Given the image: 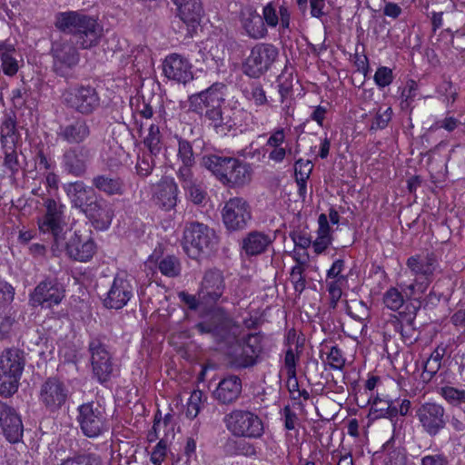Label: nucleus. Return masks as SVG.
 Listing matches in <instances>:
<instances>
[{
	"mask_svg": "<svg viewBox=\"0 0 465 465\" xmlns=\"http://www.w3.org/2000/svg\"><path fill=\"white\" fill-rule=\"evenodd\" d=\"M54 26L61 32L77 38L83 49L95 46L99 43L102 29L97 20L78 11L60 12L55 15Z\"/></svg>",
	"mask_w": 465,
	"mask_h": 465,
	"instance_id": "nucleus-1",
	"label": "nucleus"
},
{
	"mask_svg": "<svg viewBox=\"0 0 465 465\" xmlns=\"http://www.w3.org/2000/svg\"><path fill=\"white\" fill-rule=\"evenodd\" d=\"M202 164L223 185L231 188L242 187L251 181L249 165L237 158L209 154L203 157Z\"/></svg>",
	"mask_w": 465,
	"mask_h": 465,
	"instance_id": "nucleus-2",
	"label": "nucleus"
},
{
	"mask_svg": "<svg viewBox=\"0 0 465 465\" xmlns=\"http://www.w3.org/2000/svg\"><path fill=\"white\" fill-rule=\"evenodd\" d=\"M25 365V352L17 348L5 350L0 356V394L11 396L19 385Z\"/></svg>",
	"mask_w": 465,
	"mask_h": 465,
	"instance_id": "nucleus-3",
	"label": "nucleus"
},
{
	"mask_svg": "<svg viewBox=\"0 0 465 465\" xmlns=\"http://www.w3.org/2000/svg\"><path fill=\"white\" fill-rule=\"evenodd\" d=\"M218 243L213 229L199 222H189L183 229V249L191 258L211 252Z\"/></svg>",
	"mask_w": 465,
	"mask_h": 465,
	"instance_id": "nucleus-4",
	"label": "nucleus"
},
{
	"mask_svg": "<svg viewBox=\"0 0 465 465\" xmlns=\"http://www.w3.org/2000/svg\"><path fill=\"white\" fill-rule=\"evenodd\" d=\"M223 423L232 435L245 439H260L264 433L262 419L253 411L233 409L223 417Z\"/></svg>",
	"mask_w": 465,
	"mask_h": 465,
	"instance_id": "nucleus-5",
	"label": "nucleus"
},
{
	"mask_svg": "<svg viewBox=\"0 0 465 465\" xmlns=\"http://www.w3.org/2000/svg\"><path fill=\"white\" fill-rule=\"evenodd\" d=\"M406 265L415 277L414 282L406 286L410 295H414L417 292L423 293L432 282L440 266L433 252L412 255L408 258Z\"/></svg>",
	"mask_w": 465,
	"mask_h": 465,
	"instance_id": "nucleus-6",
	"label": "nucleus"
},
{
	"mask_svg": "<svg viewBox=\"0 0 465 465\" xmlns=\"http://www.w3.org/2000/svg\"><path fill=\"white\" fill-rule=\"evenodd\" d=\"M77 411V421L86 437L95 438L108 430L105 409L98 401L83 403Z\"/></svg>",
	"mask_w": 465,
	"mask_h": 465,
	"instance_id": "nucleus-7",
	"label": "nucleus"
},
{
	"mask_svg": "<svg viewBox=\"0 0 465 465\" xmlns=\"http://www.w3.org/2000/svg\"><path fill=\"white\" fill-rule=\"evenodd\" d=\"M279 55L278 48L267 43L256 44L243 63L242 68L246 75L258 78L265 74Z\"/></svg>",
	"mask_w": 465,
	"mask_h": 465,
	"instance_id": "nucleus-8",
	"label": "nucleus"
},
{
	"mask_svg": "<svg viewBox=\"0 0 465 465\" xmlns=\"http://www.w3.org/2000/svg\"><path fill=\"white\" fill-rule=\"evenodd\" d=\"M236 326L232 319L222 309H215L210 318L201 322L194 326V329L201 334H209L216 341H227L235 337L233 329Z\"/></svg>",
	"mask_w": 465,
	"mask_h": 465,
	"instance_id": "nucleus-9",
	"label": "nucleus"
},
{
	"mask_svg": "<svg viewBox=\"0 0 465 465\" xmlns=\"http://www.w3.org/2000/svg\"><path fill=\"white\" fill-rule=\"evenodd\" d=\"M88 348L94 376L102 384L109 381L118 372V367L105 344L99 338H93Z\"/></svg>",
	"mask_w": 465,
	"mask_h": 465,
	"instance_id": "nucleus-10",
	"label": "nucleus"
},
{
	"mask_svg": "<svg viewBox=\"0 0 465 465\" xmlns=\"http://www.w3.org/2000/svg\"><path fill=\"white\" fill-rule=\"evenodd\" d=\"M416 417L422 430L430 437L437 436L449 422L444 407L432 401L421 403L416 410Z\"/></svg>",
	"mask_w": 465,
	"mask_h": 465,
	"instance_id": "nucleus-11",
	"label": "nucleus"
},
{
	"mask_svg": "<svg viewBox=\"0 0 465 465\" xmlns=\"http://www.w3.org/2000/svg\"><path fill=\"white\" fill-rule=\"evenodd\" d=\"M65 296L64 285L56 278H45L41 281L29 295L32 307L52 308L61 303Z\"/></svg>",
	"mask_w": 465,
	"mask_h": 465,
	"instance_id": "nucleus-12",
	"label": "nucleus"
},
{
	"mask_svg": "<svg viewBox=\"0 0 465 465\" xmlns=\"http://www.w3.org/2000/svg\"><path fill=\"white\" fill-rule=\"evenodd\" d=\"M44 205L46 213L39 222V229L43 233L49 234L53 242L63 243V233H68L69 230L64 221L63 205L51 198H47Z\"/></svg>",
	"mask_w": 465,
	"mask_h": 465,
	"instance_id": "nucleus-13",
	"label": "nucleus"
},
{
	"mask_svg": "<svg viewBox=\"0 0 465 465\" xmlns=\"http://www.w3.org/2000/svg\"><path fill=\"white\" fill-rule=\"evenodd\" d=\"M222 217L227 230L232 232L243 230L252 220L251 205L242 197H232L225 202Z\"/></svg>",
	"mask_w": 465,
	"mask_h": 465,
	"instance_id": "nucleus-14",
	"label": "nucleus"
},
{
	"mask_svg": "<svg viewBox=\"0 0 465 465\" xmlns=\"http://www.w3.org/2000/svg\"><path fill=\"white\" fill-rule=\"evenodd\" d=\"M225 288L224 276L221 271L217 269L206 271L197 292L202 305L213 306L220 301L226 302L227 299L223 298Z\"/></svg>",
	"mask_w": 465,
	"mask_h": 465,
	"instance_id": "nucleus-15",
	"label": "nucleus"
},
{
	"mask_svg": "<svg viewBox=\"0 0 465 465\" xmlns=\"http://www.w3.org/2000/svg\"><path fill=\"white\" fill-rule=\"evenodd\" d=\"M64 103L82 114H90L100 105V97L95 88L87 85H77L64 94Z\"/></svg>",
	"mask_w": 465,
	"mask_h": 465,
	"instance_id": "nucleus-16",
	"label": "nucleus"
},
{
	"mask_svg": "<svg viewBox=\"0 0 465 465\" xmlns=\"http://www.w3.org/2000/svg\"><path fill=\"white\" fill-rule=\"evenodd\" d=\"M63 243L54 242L53 248L56 251H65L70 258L79 261H89L95 252V244L93 240H83L81 235L76 232H72L68 230V233H63Z\"/></svg>",
	"mask_w": 465,
	"mask_h": 465,
	"instance_id": "nucleus-17",
	"label": "nucleus"
},
{
	"mask_svg": "<svg viewBox=\"0 0 465 465\" xmlns=\"http://www.w3.org/2000/svg\"><path fill=\"white\" fill-rule=\"evenodd\" d=\"M68 397V388L55 377L47 378L40 387L39 401L50 412L60 410L67 401Z\"/></svg>",
	"mask_w": 465,
	"mask_h": 465,
	"instance_id": "nucleus-18",
	"label": "nucleus"
},
{
	"mask_svg": "<svg viewBox=\"0 0 465 465\" xmlns=\"http://www.w3.org/2000/svg\"><path fill=\"white\" fill-rule=\"evenodd\" d=\"M94 156L93 150L85 145L68 148L62 155V167L65 173L74 177H84Z\"/></svg>",
	"mask_w": 465,
	"mask_h": 465,
	"instance_id": "nucleus-19",
	"label": "nucleus"
},
{
	"mask_svg": "<svg viewBox=\"0 0 465 465\" xmlns=\"http://www.w3.org/2000/svg\"><path fill=\"white\" fill-rule=\"evenodd\" d=\"M51 54L54 71L60 76H65L80 61V54L70 40L53 43Z\"/></svg>",
	"mask_w": 465,
	"mask_h": 465,
	"instance_id": "nucleus-20",
	"label": "nucleus"
},
{
	"mask_svg": "<svg viewBox=\"0 0 465 465\" xmlns=\"http://www.w3.org/2000/svg\"><path fill=\"white\" fill-rule=\"evenodd\" d=\"M227 87L223 83H214L207 89L189 96V109L196 114H203L204 109L221 106L224 102Z\"/></svg>",
	"mask_w": 465,
	"mask_h": 465,
	"instance_id": "nucleus-21",
	"label": "nucleus"
},
{
	"mask_svg": "<svg viewBox=\"0 0 465 465\" xmlns=\"http://www.w3.org/2000/svg\"><path fill=\"white\" fill-rule=\"evenodd\" d=\"M134 287L125 273H118L104 299V305L108 309L120 310L131 300Z\"/></svg>",
	"mask_w": 465,
	"mask_h": 465,
	"instance_id": "nucleus-22",
	"label": "nucleus"
},
{
	"mask_svg": "<svg viewBox=\"0 0 465 465\" xmlns=\"http://www.w3.org/2000/svg\"><path fill=\"white\" fill-rule=\"evenodd\" d=\"M81 212L97 230H106L110 226L114 216L108 203L97 195H94Z\"/></svg>",
	"mask_w": 465,
	"mask_h": 465,
	"instance_id": "nucleus-23",
	"label": "nucleus"
},
{
	"mask_svg": "<svg viewBox=\"0 0 465 465\" xmlns=\"http://www.w3.org/2000/svg\"><path fill=\"white\" fill-rule=\"evenodd\" d=\"M0 427L9 442L21 440L24 432L22 420L13 407L3 401H0Z\"/></svg>",
	"mask_w": 465,
	"mask_h": 465,
	"instance_id": "nucleus-24",
	"label": "nucleus"
},
{
	"mask_svg": "<svg viewBox=\"0 0 465 465\" xmlns=\"http://www.w3.org/2000/svg\"><path fill=\"white\" fill-rule=\"evenodd\" d=\"M240 24L245 35L250 38L262 39L268 35L262 15L252 5H246L241 9Z\"/></svg>",
	"mask_w": 465,
	"mask_h": 465,
	"instance_id": "nucleus-25",
	"label": "nucleus"
},
{
	"mask_svg": "<svg viewBox=\"0 0 465 465\" xmlns=\"http://www.w3.org/2000/svg\"><path fill=\"white\" fill-rule=\"evenodd\" d=\"M192 65L190 62L177 54L168 55L163 62L165 76L177 83L186 84L193 79Z\"/></svg>",
	"mask_w": 465,
	"mask_h": 465,
	"instance_id": "nucleus-26",
	"label": "nucleus"
},
{
	"mask_svg": "<svg viewBox=\"0 0 465 465\" xmlns=\"http://www.w3.org/2000/svg\"><path fill=\"white\" fill-rule=\"evenodd\" d=\"M242 391V380L236 375H228L219 381L213 395L220 404L229 405L239 399Z\"/></svg>",
	"mask_w": 465,
	"mask_h": 465,
	"instance_id": "nucleus-27",
	"label": "nucleus"
},
{
	"mask_svg": "<svg viewBox=\"0 0 465 465\" xmlns=\"http://www.w3.org/2000/svg\"><path fill=\"white\" fill-rule=\"evenodd\" d=\"M178 186L173 178L163 177L156 185L155 203L165 211H170L177 203Z\"/></svg>",
	"mask_w": 465,
	"mask_h": 465,
	"instance_id": "nucleus-28",
	"label": "nucleus"
},
{
	"mask_svg": "<svg viewBox=\"0 0 465 465\" xmlns=\"http://www.w3.org/2000/svg\"><path fill=\"white\" fill-rule=\"evenodd\" d=\"M273 239L261 231L249 232L241 242L242 252L247 257L257 256L266 252Z\"/></svg>",
	"mask_w": 465,
	"mask_h": 465,
	"instance_id": "nucleus-29",
	"label": "nucleus"
},
{
	"mask_svg": "<svg viewBox=\"0 0 465 465\" xmlns=\"http://www.w3.org/2000/svg\"><path fill=\"white\" fill-rule=\"evenodd\" d=\"M262 19L264 25L275 28L280 25V32L284 33L290 28L291 14L287 6L280 5L279 11L273 2H269L262 8Z\"/></svg>",
	"mask_w": 465,
	"mask_h": 465,
	"instance_id": "nucleus-30",
	"label": "nucleus"
},
{
	"mask_svg": "<svg viewBox=\"0 0 465 465\" xmlns=\"http://www.w3.org/2000/svg\"><path fill=\"white\" fill-rule=\"evenodd\" d=\"M91 134L90 126L84 119L62 126L57 133L59 138L70 144H80L84 143Z\"/></svg>",
	"mask_w": 465,
	"mask_h": 465,
	"instance_id": "nucleus-31",
	"label": "nucleus"
},
{
	"mask_svg": "<svg viewBox=\"0 0 465 465\" xmlns=\"http://www.w3.org/2000/svg\"><path fill=\"white\" fill-rule=\"evenodd\" d=\"M177 141V170L176 175H183V173H193L192 168L195 164V154L193 153L192 143L186 139L174 135Z\"/></svg>",
	"mask_w": 465,
	"mask_h": 465,
	"instance_id": "nucleus-32",
	"label": "nucleus"
},
{
	"mask_svg": "<svg viewBox=\"0 0 465 465\" xmlns=\"http://www.w3.org/2000/svg\"><path fill=\"white\" fill-rule=\"evenodd\" d=\"M64 189L73 206L80 211L96 195L93 189L86 186L82 181L64 184Z\"/></svg>",
	"mask_w": 465,
	"mask_h": 465,
	"instance_id": "nucleus-33",
	"label": "nucleus"
},
{
	"mask_svg": "<svg viewBox=\"0 0 465 465\" xmlns=\"http://www.w3.org/2000/svg\"><path fill=\"white\" fill-rule=\"evenodd\" d=\"M93 186L107 196L123 195L125 185L123 179L117 175L98 174L92 179Z\"/></svg>",
	"mask_w": 465,
	"mask_h": 465,
	"instance_id": "nucleus-34",
	"label": "nucleus"
},
{
	"mask_svg": "<svg viewBox=\"0 0 465 465\" xmlns=\"http://www.w3.org/2000/svg\"><path fill=\"white\" fill-rule=\"evenodd\" d=\"M19 133L16 129V117L14 113L5 114L0 125V141L2 147L15 146L19 139Z\"/></svg>",
	"mask_w": 465,
	"mask_h": 465,
	"instance_id": "nucleus-35",
	"label": "nucleus"
},
{
	"mask_svg": "<svg viewBox=\"0 0 465 465\" xmlns=\"http://www.w3.org/2000/svg\"><path fill=\"white\" fill-rule=\"evenodd\" d=\"M181 20L192 28H195L201 22L204 10L201 0H191L183 6L177 9Z\"/></svg>",
	"mask_w": 465,
	"mask_h": 465,
	"instance_id": "nucleus-36",
	"label": "nucleus"
},
{
	"mask_svg": "<svg viewBox=\"0 0 465 465\" xmlns=\"http://www.w3.org/2000/svg\"><path fill=\"white\" fill-rule=\"evenodd\" d=\"M319 228L317 230V238L312 242L314 252L317 254L323 252L331 243V227L329 225L327 215L321 213L318 218Z\"/></svg>",
	"mask_w": 465,
	"mask_h": 465,
	"instance_id": "nucleus-37",
	"label": "nucleus"
},
{
	"mask_svg": "<svg viewBox=\"0 0 465 465\" xmlns=\"http://www.w3.org/2000/svg\"><path fill=\"white\" fill-rule=\"evenodd\" d=\"M182 187L189 193L190 200L195 204H201L205 199V192L194 178L193 173L177 176Z\"/></svg>",
	"mask_w": 465,
	"mask_h": 465,
	"instance_id": "nucleus-38",
	"label": "nucleus"
},
{
	"mask_svg": "<svg viewBox=\"0 0 465 465\" xmlns=\"http://www.w3.org/2000/svg\"><path fill=\"white\" fill-rule=\"evenodd\" d=\"M162 134L158 125L152 124L148 130V134L143 140L144 145L148 151L154 155H158L162 150Z\"/></svg>",
	"mask_w": 465,
	"mask_h": 465,
	"instance_id": "nucleus-39",
	"label": "nucleus"
},
{
	"mask_svg": "<svg viewBox=\"0 0 465 465\" xmlns=\"http://www.w3.org/2000/svg\"><path fill=\"white\" fill-rule=\"evenodd\" d=\"M158 269L164 276L173 278L180 275L182 267L177 257L168 255L159 262Z\"/></svg>",
	"mask_w": 465,
	"mask_h": 465,
	"instance_id": "nucleus-40",
	"label": "nucleus"
},
{
	"mask_svg": "<svg viewBox=\"0 0 465 465\" xmlns=\"http://www.w3.org/2000/svg\"><path fill=\"white\" fill-rule=\"evenodd\" d=\"M439 393L450 405L458 406L465 403V390L446 385L440 388Z\"/></svg>",
	"mask_w": 465,
	"mask_h": 465,
	"instance_id": "nucleus-41",
	"label": "nucleus"
},
{
	"mask_svg": "<svg viewBox=\"0 0 465 465\" xmlns=\"http://www.w3.org/2000/svg\"><path fill=\"white\" fill-rule=\"evenodd\" d=\"M259 357L247 351V347L242 344V352L233 356L232 365L237 369H245L254 366Z\"/></svg>",
	"mask_w": 465,
	"mask_h": 465,
	"instance_id": "nucleus-42",
	"label": "nucleus"
},
{
	"mask_svg": "<svg viewBox=\"0 0 465 465\" xmlns=\"http://www.w3.org/2000/svg\"><path fill=\"white\" fill-rule=\"evenodd\" d=\"M101 458L94 453H83L67 458L60 465H101Z\"/></svg>",
	"mask_w": 465,
	"mask_h": 465,
	"instance_id": "nucleus-43",
	"label": "nucleus"
},
{
	"mask_svg": "<svg viewBox=\"0 0 465 465\" xmlns=\"http://www.w3.org/2000/svg\"><path fill=\"white\" fill-rule=\"evenodd\" d=\"M331 281H327V289L331 299L333 306L341 299L342 294V287L347 282V276H339L337 278H329Z\"/></svg>",
	"mask_w": 465,
	"mask_h": 465,
	"instance_id": "nucleus-44",
	"label": "nucleus"
},
{
	"mask_svg": "<svg viewBox=\"0 0 465 465\" xmlns=\"http://www.w3.org/2000/svg\"><path fill=\"white\" fill-rule=\"evenodd\" d=\"M228 446H232V453L235 455L245 457H255L257 455V450L254 444L244 440L230 441L228 442Z\"/></svg>",
	"mask_w": 465,
	"mask_h": 465,
	"instance_id": "nucleus-45",
	"label": "nucleus"
},
{
	"mask_svg": "<svg viewBox=\"0 0 465 465\" xmlns=\"http://www.w3.org/2000/svg\"><path fill=\"white\" fill-rule=\"evenodd\" d=\"M154 156L149 152V153H143L138 157L135 169L140 176L145 177L152 173L155 166Z\"/></svg>",
	"mask_w": 465,
	"mask_h": 465,
	"instance_id": "nucleus-46",
	"label": "nucleus"
},
{
	"mask_svg": "<svg viewBox=\"0 0 465 465\" xmlns=\"http://www.w3.org/2000/svg\"><path fill=\"white\" fill-rule=\"evenodd\" d=\"M383 302L387 308L397 311L404 303V299L400 291L396 288H390L383 296Z\"/></svg>",
	"mask_w": 465,
	"mask_h": 465,
	"instance_id": "nucleus-47",
	"label": "nucleus"
},
{
	"mask_svg": "<svg viewBox=\"0 0 465 465\" xmlns=\"http://www.w3.org/2000/svg\"><path fill=\"white\" fill-rule=\"evenodd\" d=\"M203 392L199 390L193 391L187 402L185 415L187 418L194 419L201 410Z\"/></svg>",
	"mask_w": 465,
	"mask_h": 465,
	"instance_id": "nucleus-48",
	"label": "nucleus"
},
{
	"mask_svg": "<svg viewBox=\"0 0 465 465\" xmlns=\"http://www.w3.org/2000/svg\"><path fill=\"white\" fill-rule=\"evenodd\" d=\"M3 149L5 153L4 166L9 170L12 175H15L21 167L15 146H12V149L8 147H3Z\"/></svg>",
	"mask_w": 465,
	"mask_h": 465,
	"instance_id": "nucleus-49",
	"label": "nucleus"
},
{
	"mask_svg": "<svg viewBox=\"0 0 465 465\" xmlns=\"http://www.w3.org/2000/svg\"><path fill=\"white\" fill-rule=\"evenodd\" d=\"M15 322V316L10 312V310L0 312V341L10 337Z\"/></svg>",
	"mask_w": 465,
	"mask_h": 465,
	"instance_id": "nucleus-50",
	"label": "nucleus"
},
{
	"mask_svg": "<svg viewBox=\"0 0 465 465\" xmlns=\"http://www.w3.org/2000/svg\"><path fill=\"white\" fill-rule=\"evenodd\" d=\"M205 117L212 122L216 129L223 125H229L231 127L230 119L223 116L221 106L206 109Z\"/></svg>",
	"mask_w": 465,
	"mask_h": 465,
	"instance_id": "nucleus-51",
	"label": "nucleus"
},
{
	"mask_svg": "<svg viewBox=\"0 0 465 465\" xmlns=\"http://www.w3.org/2000/svg\"><path fill=\"white\" fill-rule=\"evenodd\" d=\"M242 341L247 347V351L250 350V352L260 357L262 351V336L260 333H249Z\"/></svg>",
	"mask_w": 465,
	"mask_h": 465,
	"instance_id": "nucleus-52",
	"label": "nucleus"
},
{
	"mask_svg": "<svg viewBox=\"0 0 465 465\" xmlns=\"http://www.w3.org/2000/svg\"><path fill=\"white\" fill-rule=\"evenodd\" d=\"M346 311L351 318L359 322H363L368 315V308L362 301H352Z\"/></svg>",
	"mask_w": 465,
	"mask_h": 465,
	"instance_id": "nucleus-53",
	"label": "nucleus"
},
{
	"mask_svg": "<svg viewBox=\"0 0 465 465\" xmlns=\"http://www.w3.org/2000/svg\"><path fill=\"white\" fill-rule=\"evenodd\" d=\"M304 271L305 268H302L301 266H293L290 274V278L293 284L294 290L300 293L302 292L306 287V281L303 275Z\"/></svg>",
	"mask_w": 465,
	"mask_h": 465,
	"instance_id": "nucleus-54",
	"label": "nucleus"
},
{
	"mask_svg": "<svg viewBox=\"0 0 465 465\" xmlns=\"http://www.w3.org/2000/svg\"><path fill=\"white\" fill-rule=\"evenodd\" d=\"M392 81L393 74L391 69L386 66H381L377 69L374 74V82L379 87H386L390 85Z\"/></svg>",
	"mask_w": 465,
	"mask_h": 465,
	"instance_id": "nucleus-55",
	"label": "nucleus"
},
{
	"mask_svg": "<svg viewBox=\"0 0 465 465\" xmlns=\"http://www.w3.org/2000/svg\"><path fill=\"white\" fill-rule=\"evenodd\" d=\"M392 110L387 108L384 112H378L371 124V131L384 129L391 119Z\"/></svg>",
	"mask_w": 465,
	"mask_h": 465,
	"instance_id": "nucleus-56",
	"label": "nucleus"
},
{
	"mask_svg": "<svg viewBox=\"0 0 465 465\" xmlns=\"http://www.w3.org/2000/svg\"><path fill=\"white\" fill-rule=\"evenodd\" d=\"M15 289L6 282H0V307L5 310L13 302Z\"/></svg>",
	"mask_w": 465,
	"mask_h": 465,
	"instance_id": "nucleus-57",
	"label": "nucleus"
},
{
	"mask_svg": "<svg viewBox=\"0 0 465 465\" xmlns=\"http://www.w3.org/2000/svg\"><path fill=\"white\" fill-rule=\"evenodd\" d=\"M327 359L331 369L341 370L345 364L342 352L337 346L331 348Z\"/></svg>",
	"mask_w": 465,
	"mask_h": 465,
	"instance_id": "nucleus-58",
	"label": "nucleus"
},
{
	"mask_svg": "<svg viewBox=\"0 0 465 465\" xmlns=\"http://www.w3.org/2000/svg\"><path fill=\"white\" fill-rule=\"evenodd\" d=\"M312 168L311 161L297 160L294 163L295 178H309Z\"/></svg>",
	"mask_w": 465,
	"mask_h": 465,
	"instance_id": "nucleus-59",
	"label": "nucleus"
},
{
	"mask_svg": "<svg viewBox=\"0 0 465 465\" xmlns=\"http://www.w3.org/2000/svg\"><path fill=\"white\" fill-rule=\"evenodd\" d=\"M401 337L404 343L412 344L417 340L416 329L413 327L412 321L408 320L403 325L401 331Z\"/></svg>",
	"mask_w": 465,
	"mask_h": 465,
	"instance_id": "nucleus-60",
	"label": "nucleus"
},
{
	"mask_svg": "<svg viewBox=\"0 0 465 465\" xmlns=\"http://www.w3.org/2000/svg\"><path fill=\"white\" fill-rule=\"evenodd\" d=\"M440 365L439 362L430 360L429 358L423 364V372L421 379L424 382H429L432 377L439 371Z\"/></svg>",
	"mask_w": 465,
	"mask_h": 465,
	"instance_id": "nucleus-61",
	"label": "nucleus"
},
{
	"mask_svg": "<svg viewBox=\"0 0 465 465\" xmlns=\"http://www.w3.org/2000/svg\"><path fill=\"white\" fill-rule=\"evenodd\" d=\"M248 98L252 100L258 106L264 105L268 102L266 93L260 84L252 85L250 96Z\"/></svg>",
	"mask_w": 465,
	"mask_h": 465,
	"instance_id": "nucleus-62",
	"label": "nucleus"
},
{
	"mask_svg": "<svg viewBox=\"0 0 465 465\" xmlns=\"http://www.w3.org/2000/svg\"><path fill=\"white\" fill-rule=\"evenodd\" d=\"M296 361L297 357L292 349L287 350L284 357V365L287 370L288 379L294 378L296 376Z\"/></svg>",
	"mask_w": 465,
	"mask_h": 465,
	"instance_id": "nucleus-63",
	"label": "nucleus"
},
{
	"mask_svg": "<svg viewBox=\"0 0 465 465\" xmlns=\"http://www.w3.org/2000/svg\"><path fill=\"white\" fill-rule=\"evenodd\" d=\"M166 443L163 440H161L153 448V450L151 453V461L154 465H160L164 460L166 455Z\"/></svg>",
	"mask_w": 465,
	"mask_h": 465,
	"instance_id": "nucleus-64",
	"label": "nucleus"
}]
</instances>
